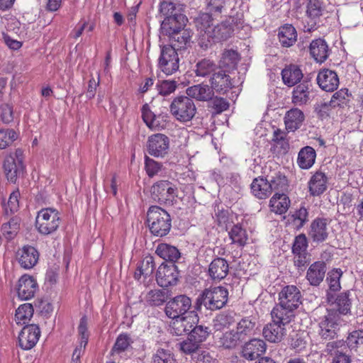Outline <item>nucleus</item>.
Here are the masks:
<instances>
[{
	"label": "nucleus",
	"instance_id": "63",
	"mask_svg": "<svg viewBox=\"0 0 363 363\" xmlns=\"http://www.w3.org/2000/svg\"><path fill=\"white\" fill-rule=\"evenodd\" d=\"M209 335L208 328L202 325H196L193 327L190 336L195 340L199 345L206 340Z\"/></svg>",
	"mask_w": 363,
	"mask_h": 363
},
{
	"label": "nucleus",
	"instance_id": "50",
	"mask_svg": "<svg viewBox=\"0 0 363 363\" xmlns=\"http://www.w3.org/2000/svg\"><path fill=\"white\" fill-rule=\"evenodd\" d=\"M20 228V219L17 217L12 218L8 223L2 225L3 235L8 240H11L17 235Z\"/></svg>",
	"mask_w": 363,
	"mask_h": 363
},
{
	"label": "nucleus",
	"instance_id": "29",
	"mask_svg": "<svg viewBox=\"0 0 363 363\" xmlns=\"http://www.w3.org/2000/svg\"><path fill=\"white\" fill-rule=\"evenodd\" d=\"M328 178L325 173L316 172L310 179L308 185L309 193L313 196L323 194L327 189Z\"/></svg>",
	"mask_w": 363,
	"mask_h": 363
},
{
	"label": "nucleus",
	"instance_id": "7",
	"mask_svg": "<svg viewBox=\"0 0 363 363\" xmlns=\"http://www.w3.org/2000/svg\"><path fill=\"white\" fill-rule=\"evenodd\" d=\"M23 160V151L21 148H17L13 153L11 152L5 157L3 169L10 182L15 183L18 174L24 169Z\"/></svg>",
	"mask_w": 363,
	"mask_h": 363
},
{
	"label": "nucleus",
	"instance_id": "46",
	"mask_svg": "<svg viewBox=\"0 0 363 363\" xmlns=\"http://www.w3.org/2000/svg\"><path fill=\"white\" fill-rule=\"evenodd\" d=\"M232 242L239 246H244L248 240L246 230L240 225H234L228 233Z\"/></svg>",
	"mask_w": 363,
	"mask_h": 363
},
{
	"label": "nucleus",
	"instance_id": "6",
	"mask_svg": "<svg viewBox=\"0 0 363 363\" xmlns=\"http://www.w3.org/2000/svg\"><path fill=\"white\" fill-rule=\"evenodd\" d=\"M152 199L160 204L172 205L177 196V188L168 180H160L150 188Z\"/></svg>",
	"mask_w": 363,
	"mask_h": 363
},
{
	"label": "nucleus",
	"instance_id": "26",
	"mask_svg": "<svg viewBox=\"0 0 363 363\" xmlns=\"http://www.w3.org/2000/svg\"><path fill=\"white\" fill-rule=\"evenodd\" d=\"M305 121L303 112L298 108H292L285 113L284 121L288 133L299 129Z\"/></svg>",
	"mask_w": 363,
	"mask_h": 363
},
{
	"label": "nucleus",
	"instance_id": "35",
	"mask_svg": "<svg viewBox=\"0 0 363 363\" xmlns=\"http://www.w3.org/2000/svg\"><path fill=\"white\" fill-rule=\"evenodd\" d=\"M281 77L284 84L293 86L301 82L303 74L297 65H290L281 71Z\"/></svg>",
	"mask_w": 363,
	"mask_h": 363
},
{
	"label": "nucleus",
	"instance_id": "18",
	"mask_svg": "<svg viewBox=\"0 0 363 363\" xmlns=\"http://www.w3.org/2000/svg\"><path fill=\"white\" fill-rule=\"evenodd\" d=\"M38 259L39 252L33 246H23L17 252L18 262L23 269H32L38 263Z\"/></svg>",
	"mask_w": 363,
	"mask_h": 363
},
{
	"label": "nucleus",
	"instance_id": "23",
	"mask_svg": "<svg viewBox=\"0 0 363 363\" xmlns=\"http://www.w3.org/2000/svg\"><path fill=\"white\" fill-rule=\"evenodd\" d=\"M328 221L325 218H317L312 221L308 236L315 242H322L328 237Z\"/></svg>",
	"mask_w": 363,
	"mask_h": 363
},
{
	"label": "nucleus",
	"instance_id": "59",
	"mask_svg": "<svg viewBox=\"0 0 363 363\" xmlns=\"http://www.w3.org/2000/svg\"><path fill=\"white\" fill-rule=\"evenodd\" d=\"M155 269V264L153 257L146 256L139 266L140 274H143L145 277H150L154 272Z\"/></svg>",
	"mask_w": 363,
	"mask_h": 363
},
{
	"label": "nucleus",
	"instance_id": "3",
	"mask_svg": "<svg viewBox=\"0 0 363 363\" xmlns=\"http://www.w3.org/2000/svg\"><path fill=\"white\" fill-rule=\"evenodd\" d=\"M169 110L172 115L179 122L191 121L196 113V107L188 96H179L171 102Z\"/></svg>",
	"mask_w": 363,
	"mask_h": 363
},
{
	"label": "nucleus",
	"instance_id": "13",
	"mask_svg": "<svg viewBox=\"0 0 363 363\" xmlns=\"http://www.w3.org/2000/svg\"><path fill=\"white\" fill-rule=\"evenodd\" d=\"M179 277L177 266L170 263L169 264H162L157 272L156 280L160 286L163 288L176 284Z\"/></svg>",
	"mask_w": 363,
	"mask_h": 363
},
{
	"label": "nucleus",
	"instance_id": "45",
	"mask_svg": "<svg viewBox=\"0 0 363 363\" xmlns=\"http://www.w3.org/2000/svg\"><path fill=\"white\" fill-rule=\"evenodd\" d=\"M170 37L173 46L176 48V50L184 48L187 43L189 42L191 35L188 30L182 28L179 31H176L172 35H168Z\"/></svg>",
	"mask_w": 363,
	"mask_h": 363
},
{
	"label": "nucleus",
	"instance_id": "55",
	"mask_svg": "<svg viewBox=\"0 0 363 363\" xmlns=\"http://www.w3.org/2000/svg\"><path fill=\"white\" fill-rule=\"evenodd\" d=\"M342 275V272L340 269H333L328 272L327 281L330 291H337L340 289L341 286L340 279Z\"/></svg>",
	"mask_w": 363,
	"mask_h": 363
},
{
	"label": "nucleus",
	"instance_id": "53",
	"mask_svg": "<svg viewBox=\"0 0 363 363\" xmlns=\"http://www.w3.org/2000/svg\"><path fill=\"white\" fill-rule=\"evenodd\" d=\"M268 181L272 187V191L273 190L284 191L288 187L287 178L281 172L276 173L275 175L271 177L270 179Z\"/></svg>",
	"mask_w": 363,
	"mask_h": 363
},
{
	"label": "nucleus",
	"instance_id": "54",
	"mask_svg": "<svg viewBox=\"0 0 363 363\" xmlns=\"http://www.w3.org/2000/svg\"><path fill=\"white\" fill-rule=\"evenodd\" d=\"M160 11L164 18L178 17L179 15H183L180 9L172 2L163 1L160 4Z\"/></svg>",
	"mask_w": 363,
	"mask_h": 363
},
{
	"label": "nucleus",
	"instance_id": "37",
	"mask_svg": "<svg viewBox=\"0 0 363 363\" xmlns=\"http://www.w3.org/2000/svg\"><path fill=\"white\" fill-rule=\"evenodd\" d=\"M256 327L255 318L245 317L242 318L237 324L236 333L240 339L243 341L247 337L253 335Z\"/></svg>",
	"mask_w": 363,
	"mask_h": 363
},
{
	"label": "nucleus",
	"instance_id": "33",
	"mask_svg": "<svg viewBox=\"0 0 363 363\" xmlns=\"http://www.w3.org/2000/svg\"><path fill=\"white\" fill-rule=\"evenodd\" d=\"M309 50L312 57L317 62H325L329 56L328 45L325 40L321 38L313 40L310 44Z\"/></svg>",
	"mask_w": 363,
	"mask_h": 363
},
{
	"label": "nucleus",
	"instance_id": "52",
	"mask_svg": "<svg viewBox=\"0 0 363 363\" xmlns=\"http://www.w3.org/2000/svg\"><path fill=\"white\" fill-rule=\"evenodd\" d=\"M18 134L13 129H0V150H4L18 139Z\"/></svg>",
	"mask_w": 363,
	"mask_h": 363
},
{
	"label": "nucleus",
	"instance_id": "5",
	"mask_svg": "<svg viewBox=\"0 0 363 363\" xmlns=\"http://www.w3.org/2000/svg\"><path fill=\"white\" fill-rule=\"evenodd\" d=\"M60 223L58 211L52 208L41 209L35 219L36 228L43 235H50L56 231Z\"/></svg>",
	"mask_w": 363,
	"mask_h": 363
},
{
	"label": "nucleus",
	"instance_id": "8",
	"mask_svg": "<svg viewBox=\"0 0 363 363\" xmlns=\"http://www.w3.org/2000/svg\"><path fill=\"white\" fill-rule=\"evenodd\" d=\"M179 56L176 48L170 45H164L161 48L159 58V67L167 75H171L179 69Z\"/></svg>",
	"mask_w": 363,
	"mask_h": 363
},
{
	"label": "nucleus",
	"instance_id": "22",
	"mask_svg": "<svg viewBox=\"0 0 363 363\" xmlns=\"http://www.w3.org/2000/svg\"><path fill=\"white\" fill-rule=\"evenodd\" d=\"M229 272L228 262L222 257L213 259L208 266V274L213 281H220Z\"/></svg>",
	"mask_w": 363,
	"mask_h": 363
},
{
	"label": "nucleus",
	"instance_id": "4",
	"mask_svg": "<svg viewBox=\"0 0 363 363\" xmlns=\"http://www.w3.org/2000/svg\"><path fill=\"white\" fill-rule=\"evenodd\" d=\"M347 320L340 318L335 311H328L318 323V335L325 340L337 338L340 328L345 325Z\"/></svg>",
	"mask_w": 363,
	"mask_h": 363
},
{
	"label": "nucleus",
	"instance_id": "36",
	"mask_svg": "<svg viewBox=\"0 0 363 363\" xmlns=\"http://www.w3.org/2000/svg\"><path fill=\"white\" fill-rule=\"evenodd\" d=\"M211 22V14L208 13H201L196 19V27L202 43L206 41V37H208V31L212 29Z\"/></svg>",
	"mask_w": 363,
	"mask_h": 363
},
{
	"label": "nucleus",
	"instance_id": "47",
	"mask_svg": "<svg viewBox=\"0 0 363 363\" xmlns=\"http://www.w3.org/2000/svg\"><path fill=\"white\" fill-rule=\"evenodd\" d=\"M33 315V308L30 303L21 305L16 311L15 320L17 324H26Z\"/></svg>",
	"mask_w": 363,
	"mask_h": 363
},
{
	"label": "nucleus",
	"instance_id": "40",
	"mask_svg": "<svg viewBox=\"0 0 363 363\" xmlns=\"http://www.w3.org/2000/svg\"><path fill=\"white\" fill-rule=\"evenodd\" d=\"M155 252L164 260L173 264L180 258L179 250L174 246L166 243L159 244L156 248Z\"/></svg>",
	"mask_w": 363,
	"mask_h": 363
},
{
	"label": "nucleus",
	"instance_id": "61",
	"mask_svg": "<svg viewBox=\"0 0 363 363\" xmlns=\"http://www.w3.org/2000/svg\"><path fill=\"white\" fill-rule=\"evenodd\" d=\"M0 118L4 124L11 123L14 118L13 106L9 103L0 105Z\"/></svg>",
	"mask_w": 363,
	"mask_h": 363
},
{
	"label": "nucleus",
	"instance_id": "48",
	"mask_svg": "<svg viewBox=\"0 0 363 363\" xmlns=\"http://www.w3.org/2000/svg\"><path fill=\"white\" fill-rule=\"evenodd\" d=\"M240 60L239 54L234 50H226L223 54L220 60V65L222 67L229 69L235 68Z\"/></svg>",
	"mask_w": 363,
	"mask_h": 363
},
{
	"label": "nucleus",
	"instance_id": "2",
	"mask_svg": "<svg viewBox=\"0 0 363 363\" xmlns=\"http://www.w3.org/2000/svg\"><path fill=\"white\" fill-rule=\"evenodd\" d=\"M228 291L223 286L206 289L198 297L197 308L203 305L208 310L216 311L222 308L227 303Z\"/></svg>",
	"mask_w": 363,
	"mask_h": 363
},
{
	"label": "nucleus",
	"instance_id": "28",
	"mask_svg": "<svg viewBox=\"0 0 363 363\" xmlns=\"http://www.w3.org/2000/svg\"><path fill=\"white\" fill-rule=\"evenodd\" d=\"M187 18L184 15L178 17L164 18L161 23V31L163 35H172L184 28Z\"/></svg>",
	"mask_w": 363,
	"mask_h": 363
},
{
	"label": "nucleus",
	"instance_id": "12",
	"mask_svg": "<svg viewBox=\"0 0 363 363\" xmlns=\"http://www.w3.org/2000/svg\"><path fill=\"white\" fill-rule=\"evenodd\" d=\"M147 150L150 155L154 157H163L169 150V139L161 133H157L151 135L148 138Z\"/></svg>",
	"mask_w": 363,
	"mask_h": 363
},
{
	"label": "nucleus",
	"instance_id": "32",
	"mask_svg": "<svg viewBox=\"0 0 363 363\" xmlns=\"http://www.w3.org/2000/svg\"><path fill=\"white\" fill-rule=\"evenodd\" d=\"M233 32V27L227 23H222L212 27L208 31V37H206V42L211 43L226 40L228 39Z\"/></svg>",
	"mask_w": 363,
	"mask_h": 363
},
{
	"label": "nucleus",
	"instance_id": "24",
	"mask_svg": "<svg viewBox=\"0 0 363 363\" xmlns=\"http://www.w3.org/2000/svg\"><path fill=\"white\" fill-rule=\"evenodd\" d=\"M262 334L269 342H279L286 335V330L285 325L272 320L264 327Z\"/></svg>",
	"mask_w": 363,
	"mask_h": 363
},
{
	"label": "nucleus",
	"instance_id": "64",
	"mask_svg": "<svg viewBox=\"0 0 363 363\" xmlns=\"http://www.w3.org/2000/svg\"><path fill=\"white\" fill-rule=\"evenodd\" d=\"M153 363H174L173 356L169 351L159 349L152 357Z\"/></svg>",
	"mask_w": 363,
	"mask_h": 363
},
{
	"label": "nucleus",
	"instance_id": "58",
	"mask_svg": "<svg viewBox=\"0 0 363 363\" xmlns=\"http://www.w3.org/2000/svg\"><path fill=\"white\" fill-rule=\"evenodd\" d=\"M177 86V82L175 80H163L156 85L158 93L162 96H168L174 92Z\"/></svg>",
	"mask_w": 363,
	"mask_h": 363
},
{
	"label": "nucleus",
	"instance_id": "20",
	"mask_svg": "<svg viewBox=\"0 0 363 363\" xmlns=\"http://www.w3.org/2000/svg\"><path fill=\"white\" fill-rule=\"evenodd\" d=\"M38 289V286L37 281L33 277L25 274L19 279L17 293L21 300H29L32 298L34 297Z\"/></svg>",
	"mask_w": 363,
	"mask_h": 363
},
{
	"label": "nucleus",
	"instance_id": "16",
	"mask_svg": "<svg viewBox=\"0 0 363 363\" xmlns=\"http://www.w3.org/2000/svg\"><path fill=\"white\" fill-rule=\"evenodd\" d=\"M174 321L171 325L172 333L176 335H182L191 332L195 320H197V315L194 312H190L189 315L179 316L173 318Z\"/></svg>",
	"mask_w": 363,
	"mask_h": 363
},
{
	"label": "nucleus",
	"instance_id": "49",
	"mask_svg": "<svg viewBox=\"0 0 363 363\" xmlns=\"http://www.w3.org/2000/svg\"><path fill=\"white\" fill-rule=\"evenodd\" d=\"M242 340L234 330H230L223 334L220 337V345L225 349L235 348Z\"/></svg>",
	"mask_w": 363,
	"mask_h": 363
},
{
	"label": "nucleus",
	"instance_id": "19",
	"mask_svg": "<svg viewBox=\"0 0 363 363\" xmlns=\"http://www.w3.org/2000/svg\"><path fill=\"white\" fill-rule=\"evenodd\" d=\"M211 88L220 94H225L233 85L230 77L223 70L216 71L210 79Z\"/></svg>",
	"mask_w": 363,
	"mask_h": 363
},
{
	"label": "nucleus",
	"instance_id": "14",
	"mask_svg": "<svg viewBox=\"0 0 363 363\" xmlns=\"http://www.w3.org/2000/svg\"><path fill=\"white\" fill-rule=\"evenodd\" d=\"M40 336V330L37 325H26L18 335L19 345L23 350H30L36 345Z\"/></svg>",
	"mask_w": 363,
	"mask_h": 363
},
{
	"label": "nucleus",
	"instance_id": "38",
	"mask_svg": "<svg viewBox=\"0 0 363 363\" xmlns=\"http://www.w3.org/2000/svg\"><path fill=\"white\" fill-rule=\"evenodd\" d=\"M290 200L284 194H275L269 201L271 211L277 214L285 213L290 206Z\"/></svg>",
	"mask_w": 363,
	"mask_h": 363
},
{
	"label": "nucleus",
	"instance_id": "57",
	"mask_svg": "<svg viewBox=\"0 0 363 363\" xmlns=\"http://www.w3.org/2000/svg\"><path fill=\"white\" fill-rule=\"evenodd\" d=\"M347 343H345L347 350L354 349L358 347L359 345L363 344V330H357L350 333L347 338Z\"/></svg>",
	"mask_w": 363,
	"mask_h": 363
},
{
	"label": "nucleus",
	"instance_id": "62",
	"mask_svg": "<svg viewBox=\"0 0 363 363\" xmlns=\"http://www.w3.org/2000/svg\"><path fill=\"white\" fill-rule=\"evenodd\" d=\"M322 6L320 0H309L307 4L306 13L311 18H316L322 15Z\"/></svg>",
	"mask_w": 363,
	"mask_h": 363
},
{
	"label": "nucleus",
	"instance_id": "9",
	"mask_svg": "<svg viewBox=\"0 0 363 363\" xmlns=\"http://www.w3.org/2000/svg\"><path fill=\"white\" fill-rule=\"evenodd\" d=\"M191 300L186 295H179L169 301L165 306V314L169 318L189 315Z\"/></svg>",
	"mask_w": 363,
	"mask_h": 363
},
{
	"label": "nucleus",
	"instance_id": "31",
	"mask_svg": "<svg viewBox=\"0 0 363 363\" xmlns=\"http://www.w3.org/2000/svg\"><path fill=\"white\" fill-rule=\"evenodd\" d=\"M186 93L191 99H195L200 101H207L213 99L214 91L207 84H199L189 86L186 89Z\"/></svg>",
	"mask_w": 363,
	"mask_h": 363
},
{
	"label": "nucleus",
	"instance_id": "1",
	"mask_svg": "<svg viewBox=\"0 0 363 363\" xmlns=\"http://www.w3.org/2000/svg\"><path fill=\"white\" fill-rule=\"evenodd\" d=\"M146 223L150 233L157 237L167 235L172 228L170 215L157 206H152L148 208Z\"/></svg>",
	"mask_w": 363,
	"mask_h": 363
},
{
	"label": "nucleus",
	"instance_id": "43",
	"mask_svg": "<svg viewBox=\"0 0 363 363\" xmlns=\"http://www.w3.org/2000/svg\"><path fill=\"white\" fill-rule=\"evenodd\" d=\"M294 311L286 310L280 305L274 307L271 312L272 320L286 326L294 317Z\"/></svg>",
	"mask_w": 363,
	"mask_h": 363
},
{
	"label": "nucleus",
	"instance_id": "30",
	"mask_svg": "<svg viewBox=\"0 0 363 363\" xmlns=\"http://www.w3.org/2000/svg\"><path fill=\"white\" fill-rule=\"evenodd\" d=\"M326 272V264L318 261L312 264L306 273V279L312 286H318L323 280Z\"/></svg>",
	"mask_w": 363,
	"mask_h": 363
},
{
	"label": "nucleus",
	"instance_id": "39",
	"mask_svg": "<svg viewBox=\"0 0 363 363\" xmlns=\"http://www.w3.org/2000/svg\"><path fill=\"white\" fill-rule=\"evenodd\" d=\"M279 40L283 47L289 48L292 46L297 40V33L295 28L291 24H285L280 27Z\"/></svg>",
	"mask_w": 363,
	"mask_h": 363
},
{
	"label": "nucleus",
	"instance_id": "17",
	"mask_svg": "<svg viewBox=\"0 0 363 363\" xmlns=\"http://www.w3.org/2000/svg\"><path fill=\"white\" fill-rule=\"evenodd\" d=\"M142 118L146 125L152 130H160L166 125L167 114H155L150 110L147 104L141 108Z\"/></svg>",
	"mask_w": 363,
	"mask_h": 363
},
{
	"label": "nucleus",
	"instance_id": "51",
	"mask_svg": "<svg viewBox=\"0 0 363 363\" xmlns=\"http://www.w3.org/2000/svg\"><path fill=\"white\" fill-rule=\"evenodd\" d=\"M131 343H133V340L129 335L125 333L119 335L112 348V354H120L125 352L130 347Z\"/></svg>",
	"mask_w": 363,
	"mask_h": 363
},
{
	"label": "nucleus",
	"instance_id": "25",
	"mask_svg": "<svg viewBox=\"0 0 363 363\" xmlns=\"http://www.w3.org/2000/svg\"><path fill=\"white\" fill-rule=\"evenodd\" d=\"M266 344L260 339H252L246 342L242 350V356L248 360H254L266 351Z\"/></svg>",
	"mask_w": 363,
	"mask_h": 363
},
{
	"label": "nucleus",
	"instance_id": "34",
	"mask_svg": "<svg viewBox=\"0 0 363 363\" xmlns=\"http://www.w3.org/2000/svg\"><path fill=\"white\" fill-rule=\"evenodd\" d=\"M251 191L252 194L259 199H265L272 193L268 179L263 177L253 179L251 184Z\"/></svg>",
	"mask_w": 363,
	"mask_h": 363
},
{
	"label": "nucleus",
	"instance_id": "27",
	"mask_svg": "<svg viewBox=\"0 0 363 363\" xmlns=\"http://www.w3.org/2000/svg\"><path fill=\"white\" fill-rule=\"evenodd\" d=\"M317 82L323 90L333 91L339 85V79L334 71L323 69L318 73Z\"/></svg>",
	"mask_w": 363,
	"mask_h": 363
},
{
	"label": "nucleus",
	"instance_id": "42",
	"mask_svg": "<svg viewBox=\"0 0 363 363\" xmlns=\"http://www.w3.org/2000/svg\"><path fill=\"white\" fill-rule=\"evenodd\" d=\"M169 298L168 291L161 289L150 290L145 296L146 302L154 306H160L165 303Z\"/></svg>",
	"mask_w": 363,
	"mask_h": 363
},
{
	"label": "nucleus",
	"instance_id": "60",
	"mask_svg": "<svg viewBox=\"0 0 363 363\" xmlns=\"http://www.w3.org/2000/svg\"><path fill=\"white\" fill-rule=\"evenodd\" d=\"M162 164L146 156L145 160V169L150 177L159 174L162 171Z\"/></svg>",
	"mask_w": 363,
	"mask_h": 363
},
{
	"label": "nucleus",
	"instance_id": "21",
	"mask_svg": "<svg viewBox=\"0 0 363 363\" xmlns=\"http://www.w3.org/2000/svg\"><path fill=\"white\" fill-rule=\"evenodd\" d=\"M312 84L308 80H303L294 88L291 102L298 106L307 104L311 100Z\"/></svg>",
	"mask_w": 363,
	"mask_h": 363
},
{
	"label": "nucleus",
	"instance_id": "15",
	"mask_svg": "<svg viewBox=\"0 0 363 363\" xmlns=\"http://www.w3.org/2000/svg\"><path fill=\"white\" fill-rule=\"evenodd\" d=\"M350 296V292L347 291L337 295L334 301H333V296L328 293V299L329 302H332L333 308L328 310V311L336 312L340 318H344V316L350 313L352 301Z\"/></svg>",
	"mask_w": 363,
	"mask_h": 363
},
{
	"label": "nucleus",
	"instance_id": "44",
	"mask_svg": "<svg viewBox=\"0 0 363 363\" xmlns=\"http://www.w3.org/2000/svg\"><path fill=\"white\" fill-rule=\"evenodd\" d=\"M216 69L217 65L213 61L205 58L196 63L195 73L196 76L205 77L213 74Z\"/></svg>",
	"mask_w": 363,
	"mask_h": 363
},
{
	"label": "nucleus",
	"instance_id": "41",
	"mask_svg": "<svg viewBox=\"0 0 363 363\" xmlns=\"http://www.w3.org/2000/svg\"><path fill=\"white\" fill-rule=\"evenodd\" d=\"M315 157V150L310 146H306L299 151L297 163L301 169H308L313 165Z\"/></svg>",
	"mask_w": 363,
	"mask_h": 363
},
{
	"label": "nucleus",
	"instance_id": "56",
	"mask_svg": "<svg viewBox=\"0 0 363 363\" xmlns=\"http://www.w3.org/2000/svg\"><path fill=\"white\" fill-rule=\"evenodd\" d=\"M20 192L18 189L13 191L9 198L6 205H4L5 212L7 215H11L18 211L19 208Z\"/></svg>",
	"mask_w": 363,
	"mask_h": 363
},
{
	"label": "nucleus",
	"instance_id": "11",
	"mask_svg": "<svg viewBox=\"0 0 363 363\" xmlns=\"http://www.w3.org/2000/svg\"><path fill=\"white\" fill-rule=\"evenodd\" d=\"M324 352L333 358L332 363H351L350 354L343 340L328 342Z\"/></svg>",
	"mask_w": 363,
	"mask_h": 363
},
{
	"label": "nucleus",
	"instance_id": "10",
	"mask_svg": "<svg viewBox=\"0 0 363 363\" xmlns=\"http://www.w3.org/2000/svg\"><path fill=\"white\" fill-rule=\"evenodd\" d=\"M302 296L299 289L294 285L284 286L279 294V305L286 310L294 311L301 303Z\"/></svg>",
	"mask_w": 363,
	"mask_h": 363
}]
</instances>
